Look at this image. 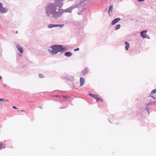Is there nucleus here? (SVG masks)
Here are the masks:
<instances>
[{
  "instance_id": "f257e3e1",
  "label": "nucleus",
  "mask_w": 156,
  "mask_h": 156,
  "mask_svg": "<svg viewBox=\"0 0 156 156\" xmlns=\"http://www.w3.org/2000/svg\"><path fill=\"white\" fill-rule=\"evenodd\" d=\"M52 50L48 49L50 53L53 55H55L60 52V53L66 51L67 48L64 47L62 45H54L51 46Z\"/></svg>"
},
{
  "instance_id": "f03ea898",
  "label": "nucleus",
  "mask_w": 156,
  "mask_h": 156,
  "mask_svg": "<svg viewBox=\"0 0 156 156\" xmlns=\"http://www.w3.org/2000/svg\"><path fill=\"white\" fill-rule=\"evenodd\" d=\"M56 7L52 3H48L45 7V14L46 16H49Z\"/></svg>"
},
{
  "instance_id": "7ed1b4c3",
  "label": "nucleus",
  "mask_w": 156,
  "mask_h": 156,
  "mask_svg": "<svg viewBox=\"0 0 156 156\" xmlns=\"http://www.w3.org/2000/svg\"><path fill=\"white\" fill-rule=\"evenodd\" d=\"M62 9H58L56 7L49 17L57 19L62 16Z\"/></svg>"
},
{
  "instance_id": "20e7f679",
  "label": "nucleus",
  "mask_w": 156,
  "mask_h": 156,
  "mask_svg": "<svg viewBox=\"0 0 156 156\" xmlns=\"http://www.w3.org/2000/svg\"><path fill=\"white\" fill-rule=\"evenodd\" d=\"M63 0H54V2L53 4L56 8H61L63 5Z\"/></svg>"
},
{
  "instance_id": "39448f33",
  "label": "nucleus",
  "mask_w": 156,
  "mask_h": 156,
  "mask_svg": "<svg viewBox=\"0 0 156 156\" xmlns=\"http://www.w3.org/2000/svg\"><path fill=\"white\" fill-rule=\"evenodd\" d=\"M77 7V6L76 5H72L71 6L69 7L66 9H62V14L66 12H71L72 10L74 8Z\"/></svg>"
},
{
  "instance_id": "423d86ee",
  "label": "nucleus",
  "mask_w": 156,
  "mask_h": 156,
  "mask_svg": "<svg viewBox=\"0 0 156 156\" xmlns=\"http://www.w3.org/2000/svg\"><path fill=\"white\" fill-rule=\"evenodd\" d=\"M7 10L6 8L3 7V5L2 3L0 2V12L2 13H6Z\"/></svg>"
},
{
  "instance_id": "0eeeda50",
  "label": "nucleus",
  "mask_w": 156,
  "mask_h": 156,
  "mask_svg": "<svg viewBox=\"0 0 156 156\" xmlns=\"http://www.w3.org/2000/svg\"><path fill=\"white\" fill-rule=\"evenodd\" d=\"M89 69L87 67H85L82 71V73L83 75H86L88 73Z\"/></svg>"
},
{
  "instance_id": "6e6552de",
  "label": "nucleus",
  "mask_w": 156,
  "mask_h": 156,
  "mask_svg": "<svg viewBox=\"0 0 156 156\" xmlns=\"http://www.w3.org/2000/svg\"><path fill=\"white\" fill-rule=\"evenodd\" d=\"M121 20V18L119 17L115 18L112 21L111 24L112 25H114L117 22Z\"/></svg>"
},
{
  "instance_id": "1a4fd4ad",
  "label": "nucleus",
  "mask_w": 156,
  "mask_h": 156,
  "mask_svg": "<svg viewBox=\"0 0 156 156\" xmlns=\"http://www.w3.org/2000/svg\"><path fill=\"white\" fill-rule=\"evenodd\" d=\"M146 32H147V31L145 30L142 31L140 32L141 36L143 38H145V35L144 34H146Z\"/></svg>"
},
{
  "instance_id": "9d476101",
  "label": "nucleus",
  "mask_w": 156,
  "mask_h": 156,
  "mask_svg": "<svg viewBox=\"0 0 156 156\" xmlns=\"http://www.w3.org/2000/svg\"><path fill=\"white\" fill-rule=\"evenodd\" d=\"M85 83V80L84 79L80 77V86H83Z\"/></svg>"
},
{
  "instance_id": "9b49d317",
  "label": "nucleus",
  "mask_w": 156,
  "mask_h": 156,
  "mask_svg": "<svg viewBox=\"0 0 156 156\" xmlns=\"http://www.w3.org/2000/svg\"><path fill=\"white\" fill-rule=\"evenodd\" d=\"M16 47L17 49L20 53H22L23 52V50L22 48L21 47H20L19 45H16Z\"/></svg>"
},
{
  "instance_id": "f8f14e48",
  "label": "nucleus",
  "mask_w": 156,
  "mask_h": 156,
  "mask_svg": "<svg viewBox=\"0 0 156 156\" xmlns=\"http://www.w3.org/2000/svg\"><path fill=\"white\" fill-rule=\"evenodd\" d=\"M72 55V53L69 51L66 52H65L64 54V55L65 56L68 57L71 56Z\"/></svg>"
},
{
  "instance_id": "ddd939ff",
  "label": "nucleus",
  "mask_w": 156,
  "mask_h": 156,
  "mask_svg": "<svg viewBox=\"0 0 156 156\" xmlns=\"http://www.w3.org/2000/svg\"><path fill=\"white\" fill-rule=\"evenodd\" d=\"M113 10V5H111L109 6V9L108 11V14L110 16V12L111 11V12H112V11Z\"/></svg>"
},
{
  "instance_id": "4468645a",
  "label": "nucleus",
  "mask_w": 156,
  "mask_h": 156,
  "mask_svg": "<svg viewBox=\"0 0 156 156\" xmlns=\"http://www.w3.org/2000/svg\"><path fill=\"white\" fill-rule=\"evenodd\" d=\"M89 95L90 96H91L93 97V98H99L100 96L98 94H91L90 93L89 94Z\"/></svg>"
},
{
  "instance_id": "2eb2a0df",
  "label": "nucleus",
  "mask_w": 156,
  "mask_h": 156,
  "mask_svg": "<svg viewBox=\"0 0 156 156\" xmlns=\"http://www.w3.org/2000/svg\"><path fill=\"white\" fill-rule=\"evenodd\" d=\"M126 44L125 46V49L126 50H128L129 47V43H128L127 41H126L125 43Z\"/></svg>"
},
{
  "instance_id": "dca6fc26",
  "label": "nucleus",
  "mask_w": 156,
  "mask_h": 156,
  "mask_svg": "<svg viewBox=\"0 0 156 156\" xmlns=\"http://www.w3.org/2000/svg\"><path fill=\"white\" fill-rule=\"evenodd\" d=\"M48 28L55 27V24H49L47 25Z\"/></svg>"
},
{
  "instance_id": "f3484780",
  "label": "nucleus",
  "mask_w": 156,
  "mask_h": 156,
  "mask_svg": "<svg viewBox=\"0 0 156 156\" xmlns=\"http://www.w3.org/2000/svg\"><path fill=\"white\" fill-rule=\"evenodd\" d=\"M5 147V145L4 144H2V143L0 142V149L4 148Z\"/></svg>"
},
{
  "instance_id": "a211bd4d",
  "label": "nucleus",
  "mask_w": 156,
  "mask_h": 156,
  "mask_svg": "<svg viewBox=\"0 0 156 156\" xmlns=\"http://www.w3.org/2000/svg\"><path fill=\"white\" fill-rule=\"evenodd\" d=\"M64 25V24H55V27H59L60 28H62Z\"/></svg>"
},
{
  "instance_id": "6ab92c4d",
  "label": "nucleus",
  "mask_w": 156,
  "mask_h": 156,
  "mask_svg": "<svg viewBox=\"0 0 156 156\" xmlns=\"http://www.w3.org/2000/svg\"><path fill=\"white\" fill-rule=\"evenodd\" d=\"M121 27V25L120 24H117L116 26L115 27V30H117L119 29Z\"/></svg>"
},
{
  "instance_id": "aec40b11",
  "label": "nucleus",
  "mask_w": 156,
  "mask_h": 156,
  "mask_svg": "<svg viewBox=\"0 0 156 156\" xmlns=\"http://www.w3.org/2000/svg\"><path fill=\"white\" fill-rule=\"evenodd\" d=\"M154 93H156V89L153 90L151 92V94H153Z\"/></svg>"
},
{
  "instance_id": "412c9836",
  "label": "nucleus",
  "mask_w": 156,
  "mask_h": 156,
  "mask_svg": "<svg viewBox=\"0 0 156 156\" xmlns=\"http://www.w3.org/2000/svg\"><path fill=\"white\" fill-rule=\"evenodd\" d=\"M96 101L99 102L100 101H102V100L101 98H97V99L96 100Z\"/></svg>"
},
{
  "instance_id": "4be33fe9",
  "label": "nucleus",
  "mask_w": 156,
  "mask_h": 156,
  "mask_svg": "<svg viewBox=\"0 0 156 156\" xmlns=\"http://www.w3.org/2000/svg\"><path fill=\"white\" fill-rule=\"evenodd\" d=\"M38 76H39V77L40 78H43V77H44L43 75L41 74H38Z\"/></svg>"
},
{
  "instance_id": "5701e85b",
  "label": "nucleus",
  "mask_w": 156,
  "mask_h": 156,
  "mask_svg": "<svg viewBox=\"0 0 156 156\" xmlns=\"http://www.w3.org/2000/svg\"><path fill=\"white\" fill-rule=\"evenodd\" d=\"M145 38H148V39H150V38H149V36L148 35H145Z\"/></svg>"
},
{
  "instance_id": "b1692460",
  "label": "nucleus",
  "mask_w": 156,
  "mask_h": 156,
  "mask_svg": "<svg viewBox=\"0 0 156 156\" xmlns=\"http://www.w3.org/2000/svg\"><path fill=\"white\" fill-rule=\"evenodd\" d=\"M79 50V48H76V49H74V51H78Z\"/></svg>"
},
{
  "instance_id": "393cba45",
  "label": "nucleus",
  "mask_w": 156,
  "mask_h": 156,
  "mask_svg": "<svg viewBox=\"0 0 156 156\" xmlns=\"http://www.w3.org/2000/svg\"><path fill=\"white\" fill-rule=\"evenodd\" d=\"M62 98H70V96H69V97H68L67 96H65V95H62Z\"/></svg>"
},
{
  "instance_id": "a878e982",
  "label": "nucleus",
  "mask_w": 156,
  "mask_h": 156,
  "mask_svg": "<svg viewBox=\"0 0 156 156\" xmlns=\"http://www.w3.org/2000/svg\"><path fill=\"white\" fill-rule=\"evenodd\" d=\"M59 96L58 95H52L51 96V97H58Z\"/></svg>"
},
{
  "instance_id": "bb28decb",
  "label": "nucleus",
  "mask_w": 156,
  "mask_h": 156,
  "mask_svg": "<svg viewBox=\"0 0 156 156\" xmlns=\"http://www.w3.org/2000/svg\"><path fill=\"white\" fill-rule=\"evenodd\" d=\"M0 101H1V102L3 101H6V100H4V99H1V98H0Z\"/></svg>"
},
{
  "instance_id": "cd10ccee",
  "label": "nucleus",
  "mask_w": 156,
  "mask_h": 156,
  "mask_svg": "<svg viewBox=\"0 0 156 156\" xmlns=\"http://www.w3.org/2000/svg\"><path fill=\"white\" fill-rule=\"evenodd\" d=\"M2 87H6V85L5 84H3L2 85Z\"/></svg>"
},
{
  "instance_id": "c85d7f7f",
  "label": "nucleus",
  "mask_w": 156,
  "mask_h": 156,
  "mask_svg": "<svg viewBox=\"0 0 156 156\" xmlns=\"http://www.w3.org/2000/svg\"><path fill=\"white\" fill-rule=\"evenodd\" d=\"M18 55L19 56H22V54H18Z\"/></svg>"
},
{
  "instance_id": "c756f323",
  "label": "nucleus",
  "mask_w": 156,
  "mask_h": 156,
  "mask_svg": "<svg viewBox=\"0 0 156 156\" xmlns=\"http://www.w3.org/2000/svg\"><path fill=\"white\" fill-rule=\"evenodd\" d=\"M12 108H14V109H17V108L15 106H12Z\"/></svg>"
},
{
  "instance_id": "7c9ffc66",
  "label": "nucleus",
  "mask_w": 156,
  "mask_h": 156,
  "mask_svg": "<svg viewBox=\"0 0 156 156\" xmlns=\"http://www.w3.org/2000/svg\"><path fill=\"white\" fill-rule=\"evenodd\" d=\"M150 96H151L152 98H154L153 96H151V95H150V96H149V97H150Z\"/></svg>"
},
{
  "instance_id": "2f4dec72",
  "label": "nucleus",
  "mask_w": 156,
  "mask_h": 156,
  "mask_svg": "<svg viewBox=\"0 0 156 156\" xmlns=\"http://www.w3.org/2000/svg\"><path fill=\"white\" fill-rule=\"evenodd\" d=\"M21 112H25V111H24V110H21Z\"/></svg>"
},
{
  "instance_id": "473e14b6",
  "label": "nucleus",
  "mask_w": 156,
  "mask_h": 156,
  "mask_svg": "<svg viewBox=\"0 0 156 156\" xmlns=\"http://www.w3.org/2000/svg\"><path fill=\"white\" fill-rule=\"evenodd\" d=\"M82 2H80V5L81 4Z\"/></svg>"
},
{
  "instance_id": "72a5a7b5",
  "label": "nucleus",
  "mask_w": 156,
  "mask_h": 156,
  "mask_svg": "<svg viewBox=\"0 0 156 156\" xmlns=\"http://www.w3.org/2000/svg\"><path fill=\"white\" fill-rule=\"evenodd\" d=\"M68 1H73V0H68Z\"/></svg>"
},
{
  "instance_id": "f704fd0d",
  "label": "nucleus",
  "mask_w": 156,
  "mask_h": 156,
  "mask_svg": "<svg viewBox=\"0 0 156 156\" xmlns=\"http://www.w3.org/2000/svg\"><path fill=\"white\" fill-rule=\"evenodd\" d=\"M16 34H17V33H18V31H16Z\"/></svg>"
},
{
  "instance_id": "c9c22d12",
  "label": "nucleus",
  "mask_w": 156,
  "mask_h": 156,
  "mask_svg": "<svg viewBox=\"0 0 156 156\" xmlns=\"http://www.w3.org/2000/svg\"><path fill=\"white\" fill-rule=\"evenodd\" d=\"M2 77L1 76H0V80L1 79Z\"/></svg>"
}]
</instances>
